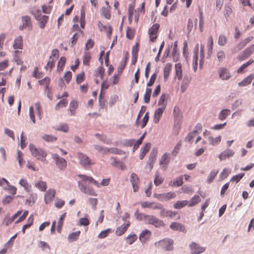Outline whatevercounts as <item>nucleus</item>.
Returning a JSON list of instances; mask_svg holds the SVG:
<instances>
[{
  "mask_svg": "<svg viewBox=\"0 0 254 254\" xmlns=\"http://www.w3.org/2000/svg\"><path fill=\"white\" fill-rule=\"evenodd\" d=\"M22 54V51L19 50H15L13 53V60L18 65H22L23 63L21 58H20Z\"/></svg>",
  "mask_w": 254,
  "mask_h": 254,
  "instance_id": "30",
  "label": "nucleus"
},
{
  "mask_svg": "<svg viewBox=\"0 0 254 254\" xmlns=\"http://www.w3.org/2000/svg\"><path fill=\"white\" fill-rule=\"evenodd\" d=\"M130 182L133 189V191L136 192L138 190V185L139 184V178L138 176L132 173L130 176Z\"/></svg>",
  "mask_w": 254,
  "mask_h": 254,
  "instance_id": "15",
  "label": "nucleus"
},
{
  "mask_svg": "<svg viewBox=\"0 0 254 254\" xmlns=\"http://www.w3.org/2000/svg\"><path fill=\"white\" fill-rule=\"evenodd\" d=\"M175 75L179 80H181L183 77L182 66L181 63L175 64Z\"/></svg>",
  "mask_w": 254,
  "mask_h": 254,
  "instance_id": "27",
  "label": "nucleus"
},
{
  "mask_svg": "<svg viewBox=\"0 0 254 254\" xmlns=\"http://www.w3.org/2000/svg\"><path fill=\"white\" fill-rule=\"evenodd\" d=\"M164 181V178L160 176L159 174H156L155 178L154 181V184L158 186L161 184Z\"/></svg>",
  "mask_w": 254,
  "mask_h": 254,
  "instance_id": "61",
  "label": "nucleus"
},
{
  "mask_svg": "<svg viewBox=\"0 0 254 254\" xmlns=\"http://www.w3.org/2000/svg\"><path fill=\"white\" fill-rule=\"evenodd\" d=\"M227 41V38L225 35L223 34H220L219 35L218 41V44L219 45L223 46L226 44Z\"/></svg>",
  "mask_w": 254,
  "mask_h": 254,
  "instance_id": "54",
  "label": "nucleus"
},
{
  "mask_svg": "<svg viewBox=\"0 0 254 254\" xmlns=\"http://www.w3.org/2000/svg\"><path fill=\"white\" fill-rule=\"evenodd\" d=\"M139 51V44L138 43L136 44L135 46L132 47V55L133 58H135V62L137 61V54Z\"/></svg>",
  "mask_w": 254,
  "mask_h": 254,
  "instance_id": "52",
  "label": "nucleus"
},
{
  "mask_svg": "<svg viewBox=\"0 0 254 254\" xmlns=\"http://www.w3.org/2000/svg\"><path fill=\"white\" fill-rule=\"evenodd\" d=\"M50 83V79L46 77L44 78L39 80V83L40 85H43L45 87V90L49 89V85Z\"/></svg>",
  "mask_w": 254,
  "mask_h": 254,
  "instance_id": "45",
  "label": "nucleus"
},
{
  "mask_svg": "<svg viewBox=\"0 0 254 254\" xmlns=\"http://www.w3.org/2000/svg\"><path fill=\"white\" fill-rule=\"evenodd\" d=\"M149 118V113L148 112H146L142 119V123H141V128H144L146 126L147 123L148 122Z\"/></svg>",
  "mask_w": 254,
  "mask_h": 254,
  "instance_id": "62",
  "label": "nucleus"
},
{
  "mask_svg": "<svg viewBox=\"0 0 254 254\" xmlns=\"http://www.w3.org/2000/svg\"><path fill=\"white\" fill-rule=\"evenodd\" d=\"M34 221V215L31 214L27 219V224L23 225L22 228L23 234H25L26 229L30 228L33 223Z\"/></svg>",
  "mask_w": 254,
  "mask_h": 254,
  "instance_id": "34",
  "label": "nucleus"
},
{
  "mask_svg": "<svg viewBox=\"0 0 254 254\" xmlns=\"http://www.w3.org/2000/svg\"><path fill=\"white\" fill-rule=\"evenodd\" d=\"M78 102L76 101L72 100L70 102L69 109V116H72L75 115L76 110L78 107Z\"/></svg>",
  "mask_w": 254,
  "mask_h": 254,
  "instance_id": "22",
  "label": "nucleus"
},
{
  "mask_svg": "<svg viewBox=\"0 0 254 254\" xmlns=\"http://www.w3.org/2000/svg\"><path fill=\"white\" fill-rule=\"evenodd\" d=\"M188 205V201L185 200L182 201H177L173 204V207L175 209H181L186 205Z\"/></svg>",
  "mask_w": 254,
  "mask_h": 254,
  "instance_id": "43",
  "label": "nucleus"
},
{
  "mask_svg": "<svg viewBox=\"0 0 254 254\" xmlns=\"http://www.w3.org/2000/svg\"><path fill=\"white\" fill-rule=\"evenodd\" d=\"M42 138L47 142H53L57 140V138L52 135L45 134L42 136Z\"/></svg>",
  "mask_w": 254,
  "mask_h": 254,
  "instance_id": "57",
  "label": "nucleus"
},
{
  "mask_svg": "<svg viewBox=\"0 0 254 254\" xmlns=\"http://www.w3.org/2000/svg\"><path fill=\"white\" fill-rule=\"evenodd\" d=\"M231 113V111L229 109L222 110L218 115V118L221 121L224 120L226 117Z\"/></svg>",
  "mask_w": 254,
  "mask_h": 254,
  "instance_id": "39",
  "label": "nucleus"
},
{
  "mask_svg": "<svg viewBox=\"0 0 254 254\" xmlns=\"http://www.w3.org/2000/svg\"><path fill=\"white\" fill-rule=\"evenodd\" d=\"M177 212L170 210H167L162 207L160 210V215L161 217L173 218L176 216Z\"/></svg>",
  "mask_w": 254,
  "mask_h": 254,
  "instance_id": "19",
  "label": "nucleus"
},
{
  "mask_svg": "<svg viewBox=\"0 0 254 254\" xmlns=\"http://www.w3.org/2000/svg\"><path fill=\"white\" fill-rule=\"evenodd\" d=\"M19 184L23 187L25 190L27 192H29L31 189V185L28 183L27 181L25 179H21L19 182Z\"/></svg>",
  "mask_w": 254,
  "mask_h": 254,
  "instance_id": "35",
  "label": "nucleus"
},
{
  "mask_svg": "<svg viewBox=\"0 0 254 254\" xmlns=\"http://www.w3.org/2000/svg\"><path fill=\"white\" fill-rule=\"evenodd\" d=\"M154 196L156 198L161 201H167L175 198L176 194L175 192L170 191L160 194H155Z\"/></svg>",
  "mask_w": 254,
  "mask_h": 254,
  "instance_id": "12",
  "label": "nucleus"
},
{
  "mask_svg": "<svg viewBox=\"0 0 254 254\" xmlns=\"http://www.w3.org/2000/svg\"><path fill=\"white\" fill-rule=\"evenodd\" d=\"M101 14L107 19H109L111 18L110 12L109 10L106 7H103L102 8Z\"/></svg>",
  "mask_w": 254,
  "mask_h": 254,
  "instance_id": "55",
  "label": "nucleus"
},
{
  "mask_svg": "<svg viewBox=\"0 0 254 254\" xmlns=\"http://www.w3.org/2000/svg\"><path fill=\"white\" fill-rule=\"evenodd\" d=\"M171 155L169 153L165 152L160 158L159 164L160 168L163 171H166L168 168L170 162Z\"/></svg>",
  "mask_w": 254,
  "mask_h": 254,
  "instance_id": "6",
  "label": "nucleus"
},
{
  "mask_svg": "<svg viewBox=\"0 0 254 254\" xmlns=\"http://www.w3.org/2000/svg\"><path fill=\"white\" fill-rule=\"evenodd\" d=\"M137 238V236L135 234L128 235L126 238V242L129 245H131L135 242Z\"/></svg>",
  "mask_w": 254,
  "mask_h": 254,
  "instance_id": "56",
  "label": "nucleus"
},
{
  "mask_svg": "<svg viewBox=\"0 0 254 254\" xmlns=\"http://www.w3.org/2000/svg\"><path fill=\"white\" fill-rule=\"evenodd\" d=\"M105 73V69L103 66H100L97 68L94 73V75L96 77H100L101 79H103Z\"/></svg>",
  "mask_w": 254,
  "mask_h": 254,
  "instance_id": "40",
  "label": "nucleus"
},
{
  "mask_svg": "<svg viewBox=\"0 0 254 254\" xmlns=\"http://www.w3.org/2000/svg\"><path fill=\"white\" fill-rule=\"evenodd\" d=\"M173 117L175 122L180 123L183 119V113L178 106H175L173 110Z\"/></svg>",
  "mask_w": 254,
  "mask_h": 254,
  "instance_id": "16",
  "label": "nucleus"
},
{
  "mask_svg": "<svg viewBox=\"0 0 254 254\" xmlns=\"http://www.w3.org/2000/svg\"><path fill=\"white\" fill-rule=\"evenodd\" d=\"M219 172L218 170H213L209 173L208 177L207 179V182L208 183H211L213 180L215 179V177L217 176Z\"/></svg>",
  "mask_w": 254,
  "mask_h": 254,
  "instance_id": "44",
  "label": "nucleus"
},
{
  "mask_svg": "<svg viewBox=\"0 0 254 254\" xmlns=\"http://www.w3.org/2000/svg\"><path fill=\"white\" fill-rule=\"evenodd\" d=\"M66 62V58L64 57H62L60 58L57 66V70L61 71L63 70L64 66Z\"/></svg>",
  "mask_w": 254,
  "mask_h": 254,
  "instance_id": "48",
  "label": "nucleus"
},
{
  "mask_svg": "<svg viewBox=\"0 0 254 254\" xmlns=\"http://www.w3.org/2000/svg\"><path fill=\"white\" fill-rule=\"evenodd\" d=\"M254 79V74H251L238 83L239 86H245L249 85Z\"/></svg>",
  "mask_w": 254,
  "mask_h": 254,
  "instance_id": "28",
  "label": "nucleus"
},
{
  "mask_svg": "<svg viewBox=\"0 0 254 254\" xmlns=\"http://www.w3.org/2000/svg\"><path fill=\"white\" fill-rule=\"evenodd\" d=\"M38 246L43 251H46L47 249L50 251V246L45 242L40 241L38 243Z\"/></svg>",
  "mask_w": 254,
  "mask_h": 254,
  "instance_id": "60",
  "label": "nucleus"
},
{
  "mask_svg": "<svg viewBox=\"0 0 254 254\" xmlns=\"http://www.w3.org/2000/svg\"><path fill=\"white\" fill-rule=\"evenodd\" d=\"M166 96L165 94H162L159 99L158 101V105L160 106V107H164V109L166 108Z\"/></svg>",
  "mask_w": 254,
  "mask_h": 254,
  "instance_id": "59",
  "label": "nucleus"
},
{
  "mask_svg": "<svg viewBox=\"0 0 254 254\" xmlns=\"http://www.w3.org/2000/svg\"><path fill=\"white\" fill-rule=\"evenodd\" d=\"M68 102L66 99H63L60 101L55 107L56 110H59L61 108H63L67 105Z\"/></svg>",
  "mask_w": 254,
  "mask_h": 254,
  "instance_id": "50",
  "label": "nucleus"
},
{
  "mask_svg": "<svg viewBox=\"0 0 254 254\" xmlns=\"http://www.w3.org/2000/svg\"><path fill=\"white\" fill-rule=\"evenodd\" d=\"M173 185L177 186V187H180L182 185L183 182V176H180L179 178L175 179L173 181Z\"/></svg>",
  "mask_w": 254,
  "mask_h": 254,
  "instance_id": "64",
  "label": "nucleus"
},
{
  "mask_svg": "<svg viewBox=\"0 0 254 254\" xmlns=\"http://www.w3.org/2000/svg\"><path fill=\"white\" fill-rule=\"evenodd\" d=\"M35 187L42 191H45L47 189L46 183L42 181H39L36 183Z\"/></svg>",
  "mask_w": 254,
  "mask_h": 254,
  "instance_id": "42",
  "label": "nucleus"
},
{
  "mask_svg": "<svg viewBox=\"0 0 254 254\" xmlns=\"http://www.w3.org/2000/svg\"><path fill=\"white\" fill-rule=\"evenodd\" d=\"M254 61L253 59H250L247 62L244 63L240 67H239L237 70L238 73L242 74L245 72V69L249 65L254 63Z\"/></svg>",
  "mask_w": 254,
  "mask_h": 254,
  "instance_id": "32",
  "label": "nucleus"
},
{
  "mask_svg": "<svg viewBox=\"0 0 254 254\" xmlns=\"http://www.w3.org/2000/svg\"><path fill=\"white\" fill-rule=\"evenodd\" d=\"M172 65L171 63H167L163 69V76L164 81H167L170 75L172 69Z\"/></svg>",
  "mask_w": 254,
  "mask_h": 254,
  "instance_id": "23",
  "label": "nucleus"
},
{
  "mask_svg": "<svg viewBox=\"0 0 254 254\" xmlns=\"http://www.w3.org/2000/svg\"><path fill=\"white\" fill-rule=\"evenodd\" d=\"M198 54V44H197L194 51V55L192 58V65L194 70L195 71L197 66V59Z\"/></svg>",
  "mask_w": 254,
  "mask_h": 254,
  "instance_id": "29",
  "label": "nucleus"
},
{
  "mask_svg": "<svg viewBox=\"0 0 254 254\" xmlns=\"http://www.w3.org/2000/svg\"><path fill=\"white\" fill-rule=\"evenodd\" d=\"M91 60V55L89 52H86L83 56V64L84 65L89 66Z\"/></svg>",
  "mask_w": 254,
  "mask_h": 254,
  "instance_id": "33",
  "label": "nucleus"
},
{
  "mask_svg": "<svg viewBox=\"0 0 254 254\" xmlns=\"http://www.w3.org/2000/svg\"><path fill=\"white\" fill-rule=\"evenodd\" d=\"M52 157L59 168L63 170L66 168V161L64 159L60 157L57 154H53Z\"/></svg>",
  "mask_w": 254,
  "mask_h": 254,
  "instance_id": "13",
  "label": "nucleus"
},
{
  "mask_svg": "<svg viewBox=\"0 0 254 254\" xmlns=\"http://www.w3.org/2000/svg\"><path fill=\"white\" fill-rule=\"evenodd\" d=\"M191 253L192 254H199L205 251V248L200 246L198 244L192 242L190 245Z\"/></svg>",
  "mask_w": 254,
  "mask_h": 254,
  "instance_id": "14",
  "label": "nucleus"
},
{
  "mask_svg": "<svg viewBox=\"0 0 254 254\" xmlns=\"http://www.w3.org/2000/svg\"><path fill=\"white\" fill-rule=\"evenodd\" d=\"M126 63H127V60L126 59H125L124 60L121 62L119 66L118 67V73L119 75H121L122 73H123V72L126 67Z\"/></svg>",
  "mask_w": 254,
  "mask_h": 254,
  "instance_id": "53",
  "label": "nucleus"
},
{
  "mask_svg": "<svg viewBox=\"0 0 254 254\" xmlns=\"http://www.w3.org/2000/svg\"><path fill=\"white\" fill-rule=\"evenodd\" d=\"M135 29L132 27H127L126 30V37L129 40H132L135 35Z\"/></svg>",
  "mask_w": 254,
  "mask_h": 254,
  "instance_id": "31",
  "label": "nucleus"
},
{
  "mask_svg": "<svg viewBox=\"0 0 254 254\" xmlns=\"http://www.w3.org/2000/svg\"><path fill=\"white\" fill-rule=\"evenodd\" d=\"M22 24L19 26V29L23 30L27 29L31 30L32 29V23L30 17L28 16H23L21 18Z\"/></svg>",
  "mask_w": 254,
  "mask_h": 254,
  "instance_id": "8",
  "label": "nucleus"
},
{
  "mask_svg": "<svg viewBox=\"0 0 254 254\" xmlns=\"http://www.w3.org/2000/svg\"><path fill=\"white\" fill-rule=\"evenodd\" d=\"M152 90L151 88H147L146 89L145 94L144 95V101L146 103H148L150 101Z\"/></svg>",
  "mask_w": 254,
  "mask_h": 254,
  "instance_id": "49",
  "label": "nucleus"
},
{
  "mask_svg": "<svg viewBox=\"0 0 254 254\" xmlns=\"http://www.w3.org/2000/svg\"><path fill=\"white\" fill-rule=\"evenodd\" d=\"M77 177L81 179L78 182V186L82 192L91 195H97L94 189L87 185V184L91 183L99 188L100 185L96 180L92 177L86 175H77Z\"/></svg>",
  "mask_w": 254,
  "mask_h": 254,
  "instance_id": "1",
  "label": "nucleus"
},
{
  "mask_svg": "<svg viewBox=\"0 0 254 254\" xmlns=\"http://www.w3.org/2000/svg\"><path fill=\"white\" fill-rule=\"evenodd\" d=\"M130 223L129 221H127L126 223L123 224L117 229L116 234L118 236H121L125 233Z\"/></svg>",
  "mask_w": 254,
  "mask_h": 254,
  "instance_id": "25",
  "label": "nucleus"
},
{
  "mask_svg": "<svg viewBox=\"0 0 254 254\" xmlns=\"http://www.w3.org/2000/svg\"><path fill=\"white\" fill-rule=\"evenodd\" d=\"M234 154L235 152L233 150L228 149L221 152L218 157L220 161L224 160L232 157Z\"/></svg>",
  "mask_w": 254,
  "mask_h": 254,
  "instance_id": "18",
  "label": "nucleus"
},
{
  "mask_svg": "<svg viewBox=\"0 0 254 254\" xmlns=\"http://www.w3.org/2000/svg\"><path fill=\"white\" fill-rule=\"evenodd\" d=\"M174 242L172 240L166 238L160 240L155 243L156 248L162 249L165 251H171L173 250Z\"/></svg>",
  "mask_w": 254,
  "mask_h": 254,
  "instance_id": "3",
  "label": "nucleus"
},
{
  "mask_svg": "<svg viewBox=\"0 0 254 254\" xmlns=\"http://www.w3.org/2000/svg\"><path fill=\"white\" fill-rule=\"evenodd\" d=\"M218 74L219 78L223 80H228L232 77L229 70L224 67H220L218 69Z\"/></svg>",
  "mask_w": 254,
  "mask_h": 254,
  "instance_id": "9",
  "label": "nucleus"
},
{
  "mask_svg": "<svg viewBox=\"0 0 254 254\" xmlns=\"http://www.w3.org/2000/svg\"><path fill=\"white\" fill-rule=\"evenodd\" d=\"M17 160L18 161L20 167H22L25 162L23 158V153L19 150L17 152Z\"/></svg>",
  "mask_w": 254,
  "mask_h": 254,
  "instance_id": "51",
  "label": "nucleus"
},
{
  "mask_svg": "<svg viewBox=\"0 0 254 254\" xmlns=\"http://www.w3.org/2000/svg\"><path fill=\"white\" fill-rule=\"evenodd\" d=\"M80 233V231H78L75 232L70 233L67 237L68 241L69 242H73L77 240L79 237Z\"/></svg>",
  "mask_w": 254,
  "mask_h": 254,
  "instance_id": "36",
  "label": "nucleus"
},
{
  "mask_svg": "<svg viewBox=\"0 0 254 254\" xmlns=\"http://www.w3.org/2000/svg\"><path fill=\"white\" fill-rule=\"evenodd\" d=\"M151 235V232L148 230H143L139 236V240L142 243H145L148 240Z\"/></svg>",
  "mask_w": 254,
  "mask_h": 254,
  "instance_id": "24",
  "label": "nucleus"
},
{
  "mask_svg": "<svg viewBox=\"0 0 254 254\" xmlns=\"http://www.w3.org/2000/svg\"><path fill=\"white\" fill-rule=\"evenodd\" d=\"M59 57V50L58 49H54L52 51V55L50 57V60L56 61Z\"/></svg>",
  "mask_w": 254,
  "mask_h": 254,
  "instance_id": "63",
  "label": "nucleus"
},
{
  "mask_svg": "<svg viewBox=\"0 0 254 254\" xmlns=\"http://www.w3.org/2000/svg\"><path fill=\"white\" fill-rule=\"evenodd\" d=\"M144 219L150 224L154 225L156 227H160L164 226L165 224L163 221L159 219L154 215H145Z\"/></svg>",
  "mask_w": 254,
  "mask_h": 254,
  "instance_id": "5",
  "label": "nucleus"
},
{
  "mask_svg": "<svg viewBox=\"0 0 254 254\" xmlns=\"http://www.w3.org/2000/svg\"><path fill=\"white\" fill-rule=\"evenodd\" d=\"M201 198L200 196L198 195H195L190 200L189 203H188V206H193L199 202Z\"/></svg>",
  "mask_w": 254,
  "mask_h": 254,
  "instance_id": "38",
  "label": "nucleus"
},
{
  "mask_svg": "<svg viewBox=\"0 0 254 254\" xmlns=\"http://www.w3.org/2000/svg\"><path fill=\"white\" fill-rule=\"evenodd\" d=\"M254 52V45H252L243 52L244 55L247 57H249L252 53Z\"/></svg>",
  "mask_w": 254,
  "mask_h": 254,
  "instance_id": "58",
  "label": "nucleus"
},
{
  "mask_svg": "<svg viewBox=\"0 0 254 254\" xmlns=\"http://www.w3.org/2000/svg\"><path fill=\"white\" fill-rule=\"evenodd\" d=\"M4 183L7 186V188H3L4 190H7L12 195H14L16 193L17 188L15 186L10 185L8 181L5 179L3 178H0V186H3Z\"/></svg>",
  "mask_w": 254,
  "mask_h": 254,
  "instance_id": "10",
  "label": "nucleus"
},
{
  "mask_svg": "<svg viewBox=\"0 0 254 254\" xmlns=\"http://www.w3.org/2000/svg\"><path fill=\"white\" fill-rule=\"evenodd\" d=\"M160 25L158 23L154 24L149 29L148 34L149 40L152 42H154L158 37V29Z\"/></svg>",
  "mask_w": 254,
  "mask_h": 254,
  "instance_id": "7",
  "label": "nucleus"
},
{
  "mask_svg": "<svg viewBox=\"0 0 254 254\" xmlns=\"http://www.w3.org/2000/svg\"><path fill=\"white\" fill-rule=\"evenodd\" d=\"M170 227L173 230H179L182 232H186V230L184 225L178 222H173L170 225Z\"/></svg>",
  "mask_w": 254,
  "mask_h": 254,
  "instance_id": "26",
  "label": "nucleus"
},
{
  "mask_svg": "<svg viewBox=\"0 0 254 254\" xmlns=\"http://www.w3.org/2000/svg\"><path fill=\"white\" fill-rule=\"evenodd\" d=\"M56 191L54 189H49L45 193L44 199L46 203H50L54 198Z\"/></svg>",
  "mask_w": 254,
  "mask_h": 254,
  "instance_id": "20",
  "label": "nucleus"
},
{
  "mask_svg": "<svg viewBox=\"0 0 254 254\" xmlns=\"http://www.w3.org/2000/svg\"><path fill=\"white\" fill-rule=\"evenodd\" d=\"M208 140L210 142V143L213 145L215 146L218 144L221 140V136H219L215 138H213L212 136H210L208 138Z\"/></svg>",
  "mask_w": 254,
  "mask_h": 254,
  "instance_id": "46",
  "label": "nucleus"
},
{
  "mask_svg": "<svg viewBox=\"0 0 254 254\" xmlns=\"http://www.w3.org/2000/svg\"><path fill=\"white\" fill-rule=\"evenodd\" d=\"M32 13L35 19L39 21V27L42 29L44 28L48 21L49 16L42 15L40 10H37L36 11H33Z\"/></svg>",
  "mask_w": 254,
  "mask_h": 254,
  "instance_id": "4",
  "label": "nucleus"
},
{
  "mask_svg": "<svg viewBox=\"0 0 254 254\" xmlns=\"http://www.w3.org/2000/svg\"><path fill=\"white\" fill-rule=\"evenodd\" d=\"M165 109L164 107H159L156 110L153 118L154 123L158 124L159 123Z\"/></svg>",
  "mask_w": 254,
  "mask_h": 254,
  "instance_id": "21",
  "label": "nucleus"
},
{
  "mask_svg": "<svg viewBox=\"0 0 254 254\" xmlns=\"http://www.w3.org/2000/svg\"><path fill=\"white\" fill-rule=\"evenodd\" d=\"M230 173V170L228 168H224L219 175V181H222L226 179Z\"/></svg>",
  "mask_w": 254,
  "mask_h": 254,
  "instance_id": "47",
  "label": "nucleus"
},
{
  "mask_svg": "<svg viewBox=\"0 0 254 254\" xmlns=\"http://www.w3.org/2000/svg\"><path fill=\"white\" fill-rule=\"evenodd\" d=\"M29 149L32 155L43 162L46 161V157L47 155L46 152L41 148H37L34 145L30 144L29 145Z\"/></svg>",
  "mask_w": 254,
  "mask_h": 254,
  "instance_id": "2",
  "label": "nucleus"
},
{
  "mask_svg": "<svg viewBox=\"0 0 254 254\" xmlns=\"http://www.w3.org/2000/svg\"><path fill=\"white\" fill-rule=\"evenodd\" d=\"M66 216V213L64 212L63 213L59 218V220L58 222V226H57V231L58 233H61L62 232V227L63 226L64 220Z\"/></svg>",
  "mask_w": 254,
  "mask_h": 254,
  "instance_id": "37",
  "label": "nucleus"
},
{
  "mask_svg": "<svg viewBox=\"0 0 254 254\" xmlns=\"http://www.w3.org/2000/svg\"><path fill=\"white\" fill-rule=\"evenodd\" d=\"M251 41V39L249 38L246 39L241 42L239 45H238L235 48L234 50L236 52L238 51L241 50L244 47L246 46V45Z\"/></svg>",
  "mask_w": 254,
  "mask_h": 254,
  "instance_id": "41",
  "label": "nucleus"
},
{
  "mask_svg": "<svg viewBox=\"0 0 254 254\" xmlns=\"http://www.w3.org/2000/svg\"><path fill=\"white\" fill-rule=\"evenodd\" d=\"M77 157L80 161V164L84 167L89 166L93 163L91 162L90 158L85 154L78 153L77 154Z\"/></svg>",
  "mask_w": 254,
  "mask_h": 254,
  "instance_id": "11",
  "label": "nucleus"
},
{
  "mask_svg": "<svg viewBox=\"0 0 254 254\" xmlns=\"http://www.w3.org/2000/svg\"><path fill=\"white\" fill-rule=\"evenodd\" d=\"M12 47L15 50H17L18 49L21 50L23 49V38L21 36H18L14 39Z\"/></svg>",
  "mask_w": 254,
  "mask_h": 254,
  "instance_id": "17",
  "label": "nucleus"
}]
</instances>
